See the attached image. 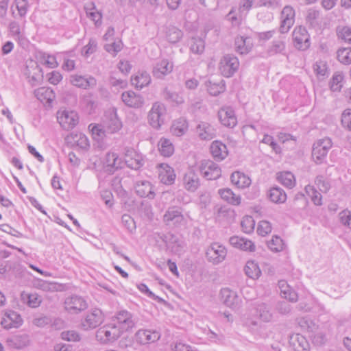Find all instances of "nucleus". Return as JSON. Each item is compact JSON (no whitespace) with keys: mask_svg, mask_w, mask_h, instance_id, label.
<instances>
[{"mask_svg":"<svg viewBox=\"0 0 351 351\" xmlns=\"http://www.w3.org/2000/svg\"><path fill=\"white\" fill-rule=\"evenodd\" d=\"M122 334L115 322L103 326L96 331L95 338L102 344H108L115 341Z\"/></svg>","mask_w":351,"mask_h":351,"instance_id":"nucleus-1","label":"nucleus"},{"mask_svg":"<svg viewBox=\"0 0 351 351\" xmlns=\"http://www.w3.org/2000/svg\"><path fill=\"white\" fill-rule=\"evenodd\" d=\"M163 221L167 226H173L176 228L184 226L187 220L182 214V210L178 206L168 208L163 215Z\"/></svg>","mask_w":351,"mask_h":351,"instance_id":"nucleus-2","label":"nucleus"},{"mask_svg":"<svg viewBox=\"0 0 351 351\" xmlns=\"http://www.w3.org/2000/svg\"><path fill=\"white\" fill-rule=\"evenodd\" d=\"M239 65L237 57L227 54L220 60L219 69L223 76L230 77L238 71Z\"/></svg>","mask_w":351,"mask_h":351,"instance_id":"nucleus-3","label":"nucleus"},{"mask_svg":"<svg viewBox=\"0 0 351 351\" xmlns=\"http://www.w3.org/2000/svg\"><path fill=\"white\" fill-rule=\"evenodd\" d=\"M331 147L332 141L329 138L317 141L313 144L312 150V157L314 161L317 164L322 163Z\"/></svg>","mask_w":351,"mask_h":351,"instance_id":"nucleus-4","label":"nucleus"},{"mask_svg":"<svg viewBox=\"0 0 351 351\" xmlns=\"http://www.w3.org/2000/svg\"><path fill=\"white\" fill-rule=\"evenodd\" d=\"M104 320L102 311L94 308L88 312L81 321V327L84 330H93L100 326Z\"/></svg>","mask_w":351,"mask_h":351,"instance_id":"nucleus-5","label":"nucleus"},{"mask_svg":"<svg viewBox=\"0 0 351 351\" xmlns=\"http://www.w3.org/2000/svg\"><path fill=\"white\" fill-rule=\"evenodd\" d=\"M64 309L70 314H79L88 308L86 300L78 295H71L66 298L64 302Z\"/></svg>","mask_w":351,"mask_h":351,"instance_id":"nucleus-6","label":"nucleus"},{"mask_svg":"<svg viewBox=\"0 0 351 351\" xmlns=\"http://www.w3.org/2000/svg\"><path fill=\"white\" fill-rule=\"evenodd\" d=\"M227 255L226 247L219 243H211L206 249V257L209 263L218 265L223 262Z\"/></svg>","mask_w":351,"mask_h":351,"instance_id":"nucleus-7","label":"nucleus"},{"mask_svg":"<svg viewBox=\"0 0 351 351\" xmlns=\"http://www.w3.org/2000/svg\"><path fill=\"white\" fill-rule=\"evenodd\" d=\"M294 46L296 49L305 51L310 47V35L303 26L295 27L292 33Z\"/></svg>","mask_w":351,"mask_h":351,"instance_id":"nucleus-8","label":"nucleus"},{"mask_svg":"<svg viewBox=\"0 0 351 351\" xmlns=\"http://www.w3.org/2000/svg\"><path fill=\"white\" fill-rule=\"evenodd\" d=\"M165 114L166 108L164 104L158 102L154 104L148 115L149 124L154 128L159 129L164 123Z\"/></svg>","mask_w":351,"mask_h":351,"instance_id":"nucleus-9","label":"nucleus"},{"mask_svg":"<svg viewBox=\"0 0 351 351\" xmlns=\"http://www.w3.org/2000/svg\"><path fill=\"white\" fill-rule=\"evenodd\" d=\"M23 323V319L21 315L12 310H6L0 321L1 326L6 330L19 328Z\"/></svg>","mask_w":351,"mask_h":351,"instance_id":"nucleus-10","label":"nucleus"},{"mask_svg":"<svg viewBox=\"0 0 351 351\" xmlns=\"http://www.w3.org/2000/svg\"><path fill=\"white\" fill-rule=\"evenodd\" d=\"M295 10L290 5L284 7L281 12V23L279 32L281 34L287 33L295 23Z\"/></svg>","mask_w":351,"mask_h":351,"instance_id":"nucleus-11","label":"nucleus"},{"mask_svg":"<svg viewBox=\"0 0 351 351\" xmlns=\"http://www.w3.org/2000/svg\"><path fill=\"white\" fill-rule=\"evenodd\" d=\"M57 119L64 130L73 129L78 123L77 114L72 110H64L58 112Z\"/></svg>","mask_w":351,"mask_h":351,"instance_id":"nucleus-12","label":"nucleus"},{"mask_svg":"<svg viewBox=\"0 0 351 351\" xmlns=\"http://www.w3.org/2000/svg\"><path fill=\"white\" fill-rule=\"evenodd\" d=\"M200 172L207 180H216L221 176V171L217 164L211 160H204L200 165Z\"/></svg>","mask_w":351,"mask_h":351,"instance_id":"nucleus-13","label":"nucleus"},{"mask_svg":"<svg viewBox=\"0 0 351 351\" xmlns=\"http://www.w3.org/2000/svg\"><path fill=\"white\" fill-rule=\"evenodd\" d=\"M195 134L203 141H210L215 138L217 130L214 125L206 122L199 121L195 127Z\"/></svg>","mask_w":351,"mask_h":351,"instance_id":"nucleus-14","label":"nucleus"},{"mask_svg":"<svg viewBox=\"0 0 351 351\" xmlns=\"http://www.w3.org/2000/svg\"><path fill=\"white\" fill-rule=\"evenodd\" d=\"M121 126V122L117 117V110L115 108L106 112L104 127L106 129L107 133H114L119 130Z\"/></svg>","mask_w":351,"mask_h":351,"instance_id":"nucleus-15","label":"nucleus"},{"mask_svg":"<svg viewBox=\"0 0 351 351\" xmlns=\"http://www.w3.org/2000/svg\"><path fill=\"white\" fill-rule=\"evenodd\" d=\"M218 117L221 123L225 127L233 128L237 124L234 110L230 106L222 107L218 112Z\"/></svg>","mask_w":351,"mask_h":351,"instance_id":"nucleus-16","label":"nucleus"},{"mask_svg":"<svg viewBox=\"0 0 351 351\" xmlns=\"http://www.w3.org/2000/svg\"><path fill=\"white\" fill-rule=\"evenodd\" d=\"M158 170V178L165 184H172L176 179L174 169L168 164L160 163L157 166Z\"/></svg>","mask_w":351,"mask_h":351,"instance_id":"nucleus-17","label":"nucleus"},{"mask_svg":"<svg viewBox=\"0 0 351 351\" xmlns=\"http://www.w3.org/2000/svg\"><path fill=\"white\" fill-rule=\"evenodd\" d=\"M160 337L161 335L158 331L149 330H139L135 335L136 341L141 344L156 342L160 339Z\"/></svg>","mask_w":351,"mask_h":351,"instance_id":"nucleus-18","label":"nucleus"},{"mask_svg":"<svg viewBox=\"0 0 351 351\" xmlns=\"http://www.w3.org/2000/svg\"><path fill=\"white\" fill-rule=\"evenodd\" d=\"M70 82L73 86L83 89L93 88L97 85L96 79L91 75H73L70 77Z\"/></svg>","mask_w":351,"mask_h":351,"instance_id":"nucleus-19","label":"nucleus"},{"mask_svg":"<svg viewBox=\"0 0 351 351\" xmlns=\"http://www.w3.org/2000/svg\"><path fill=\"white\" fill-rule=\"evenodd\" d=\"M112 322H115L119 328L121 329V332L123 333L131 327L132 315L127 311H120L112 319Z\"/></svg>","mask_w":351,"mask_h":351,"instance_id":"nucleus-20","label":"nucleus"},{"mask_svg":"<svg viewBox=\"0 0 351 351\" xmlns=\"http://www.w3.org/2000/svg\"><path fill=\"white\" fill-rule=\"evenodd\" d=\"M173 68V63L168 59L160 60L154 66L153 75L157 78H162L164 76L171 73Z\"/></svg>","mask_w":351,"mask_h":351,"instance_id":"nucleus-21","label":"nucleus"},{"mask_svg":"<svg viewBox=\"0 0 351 351\" xmlns=\"http://www.w3.org/2000/svg\"><path fill=\"white\" fill-rule=\"evenodd\" d=\"M230 243L233 247L243 251L254 252L256 249L255 245L252 241L238 236L231 237Z\"/></svg>","mask_w":351,"mask_h":351,"instance_id":"nucleus-22","label":"nucleus"},{"mask_svg":"<svg viewBox=\"0 0 351 351\" xmlns=\"http://www.w3.org/2000/svg\"><path fill=\"white\" fill-rule=\"evenodd\" d=\"M289 344L294 351H309L310 349V345L306 339L300 334L291 335Z\"/></svg>","mask_w":351,"mask_h":351,"instance_id":"nucleus-23","label":"nucleus"},{"mask_svg":"<svg viewBox=\"0 0 351 351\" xmlns=\"http://www.w3.org/2000/svg\"><path fill=\"white\" fill-rule=\"evenodd\" d=\"M183 183L187 191H195L199 186L198 175L193 170H189L184 176Z\"/></svg>","mask_w":351,"mask_h":351,"instance_id":"nucleus-24","label":"nucleus"},{"mask_svg":"<svg viewBox=\"0 0 351 351\" xmlns=\"http://www.w3.org/2000/svg\"><path fill=\"white\" fill-rule=\"evenodd\" d=\"M167 247L176 254H180L184 249V241L183 239L174 234H169L166 237Z\"/></svg>","mask_w":351,"mask_h":351,"instance_id":"nucleus-25","label":"nucleus"},{"mask_svg":"<svg viewBox=\"0 0 351 351\" xmlns=\"http://www.w3.org/2000/svg\"><path fill=\"white\" fill-rule=\"evenodd\" d=\"M221 299L223 304L230 308L236 307L239 302V299L235 291L228 288H223L220 292Z\"/></svg>","mask_w":351,"mask_h":351,"instance_id":"nucleus-26","label":"nucleus"},{"mask_svg":"<svg viewBox=\"0 0 351 351\" xmlns=\"http://www.w3.org/2000/svg\"><path fill=\"white\" fill-rule=\"evenodd\" d=\"M234 46L237 52L247 54L252 50L253 44L250 37L238 36L235 38Z\"/></svg>","mask_w":351,"mask_h":351,"instance_id":"nucleus-27","label":"nucleus"},{"mask_svg":"<svg viewBox=\"0 0 351 351\" xmlns=\"http://www.w3.org/2000/svg\"><path fill=\"white\" fill-rule=\"evenodd\" d=\"M210 152L216 160L221 161L228 156L226 145L220 141H213L210 145Z\"/></svg>","mask_w":351,"mask_h":351,"instance_id":"nucleus-28","label":"nucleus"},{"mask_svg":"<svg viewBox=\"0 0 351 351\" xmlns=\"http://www.w3.org/2000/svg\"><path fill=\"white\" fill-rule=\"evenodd\" d=\"M267 197L271 202L277 204L285 203L287 199V193L279 186L271 187L267 192Z\"/></svg>","mask_w":351,"mask_h":351,"instance_id":"nucleus-29","label":"nucleus"},{"mask_svg":"<svg viewBox=\"0 0 351 351\" xmlns=\"http://www.w3.org/2000/svg\"><path fill=\"white\" fill-rule=\"evenodd\" d=\"M34 95L42 103L51 104L55 99V93L49 87H40L35 90Z\"/></svg>","mask_w":351,"mask_h":351,"instance_id":"nucleus-30","label":"nucleus"},{"mask_svg":"<svg viewBox=\"0 0 351 351\" xmlns=\"http://www.w3.org/2000/svg\"><path fill=\"white\" fill-rule=\"evenodd\" d=\"M230 179L232 183L239 189L247 188L252 182L250 177L241 171L232 173Z\"/></svg>","mask_w":351,"mask_h":351,"instance_id":"nucleus-31","label":"nucleus"},{"mask_svg":"<svg viewBox=\"0 0 351 351\" xmlns=\"http://www.w3.org/2000/svg\"><path fill=\"white\" fill-rule=\"evenodd\" d=\"M158 150L161 156L170 157L174 153V146L170 139L162 137L158 143Z\"/></svg>","mask_w":351,"mask_h":351,"instance_id":"nucleus-32","label":"nucleus"},{"mask_svg":"<svg viewBox=\"0 0 351 351\" xmlns=\"http://www.w3.org/2000/svg\"><path fill=\"white\" fill-rule=\"evenodd\" d=\"M136 193L141 197H154V192L152 191V184L148 181L137 182L135 184Z\"/></svg>","mask_w":351,"mask_h":351,"instance_id":"nucleus-33","label":"nucleus"},{"mask_svg":"<svg viewBox=\"0 0 351 351\" xmlns=\"http://www.w3.org/2000/svg\"><path fill=\"white\" fill-rule=\"evenodd\" d=\"M165 34L167 40L172 44L178 43L183 37L182 31L173 25L167 26Z\"/></svg>","mask_w":351,"mask_h":351,"instance_id":"nucleus-34","label":"nucleus"},{"mask_svg":"<svg viewBox=\"0 0 351 351\" xmlns=\"http://www.w3.org/2000/svg\"><path fill=\"white\" fill-rule=\"evenodd\" d=\"M219 194L223 200L230 204L238 206L241 204V196L236 195L230 189H219Z\"/></svg>","mask_w":351,"mask_h":351,"instance_id":"nucleus-35","label":"nucleus"},{"mask_svg":"<svg viewBox=\"0 0 351 351\" xmlns=\"http://www.w3.org/2000/svg\"><path fill=\"white\" fill-rule=\"evenodd\" d=\"M134 80L135 81V88L137 89H141L145 86H147L151 82L150 75L145 71H138L135 75ZM134 84V83L133 82V85Z\"/></svg>","mask_w":351,"mask_h":351,"instance_id":"nucleus-36","label":"nucleus"},{"mask_svg":"<svg viewBox=\"0 0 351 351\" xmlns=\"http://www.w3.org/2000/svg\"><path fill=\"white\" fill-rule=\"evenodd\" d=\"M256 313L260 319L265 322H270L273 317L271 307L265 303H261L257 305Z\"/></svg>","mask_w":351,"mask_h":351,"instance_id":"nucleus-37","label":"nucleus"},{"mask_svg":"<svg viewBox=\"0 0 351 351\" xmlns=\"http://www.w3.org/2000/svg\"><path fill=\"white\" fill-rule=\"evenodd\" d=\"M286 49L285 41L280 38L274 40L269 46L267 53L269 56H274L278 53H284Z\"/></svg>","mask_w":351,"mask_h":351,"instance_id":"nucleus-38","label":"nucleus"},{"mask_svg":"<svg viewBox=\"0 0 351 351\" xmlns=\"http://www.w3.org/2000/svg\"><path fill=\"white\" fill-rule=\"evenodd\" d=\"M187 130L188 123L186 119L182 118L176 120L171 126V132L177 136H182Z\"/></svg>","mask_w":351,"mask_h":351,"instance_id":"nucleus-39","label":"nucleus"},{"mask_svg":"<svg viewBox=\"0 0 351 351\" xmlns=\"http://www.w3.org/2000/svg\"><path fill=\"white\" fill-rule=\"evenodd\" d=\"M308 205V200L302 193L295 195L293 202L290 205V208L295 212H299L304 209Z\"/></svg>","mask_w":351,"mask_h":351,"instance_id":"nucleus-40","label":"nucleus"},{"mask_svg":"<svg viewBox=\"0 0 351 351\" xmlns=\"http://www.w3.org/2000/svg\"><path fill=\"white\" fill-rule=\"evenodd\" d=\"M277 179L285 186L291 189L295 186V180L293 174L289 171L281 172Z\"/></svg>","mask_w":351,"mask_h":351,"instance_id":"nucleus-41","label":"nucleus"},{"mask_svg":"<svg viewBox=\"0 0 351 351\" xmlns=\"http://www.w3.org/2000/svg\"><path fill=\"white\" fill-rule=\"evenodd\" d=\"M320 12L314 8H310L306 12V22L311 27H316L319 25V19Z\"/></svg>","mask_w":351,"mask_h":351,"instance_id":"nucleus-42","label":"nucleus"},{"mask_svg":"<svg viewBox=\"0 0 351 351\" xmlns=\"http://www.w3.org/2000/svg\"><path fill=\"white\" fill-rule=\"evenodd\" d=\"M37 287L43 291L56 292L61 291L62 285L57 282L41 280L38 282Z\"/></svg>","mask_w":351,"mask_h":351,"instance_id":"nucleus-43","label":"nucleus"},{"mask_svg":"<svg viewBox=\"0 0 351 351\" xmlns=\"http://www.w3.org/2000/svg\"><path fill=\"white\" fill-rule=\"evenodd\" d=\"M23 300L31 308L38 307L42 302V298L36 293L22 294Z\"/></svg>","mask_w":351,"mask_h":351,"instance_id":"nucleus-44","label":"nucleus"},{"mask_svg":"<svg viewBox=\"0 0 351 351\" xmlns=\"http://www.w3.org/2000/svg\"><path fill=\"white\" fill-rule=\"evenodd\" d=\"M245 274L250 278L256 279L258 278L261 274V271L258 265L254 261L247 262L245 268Z\"/></svg>","mask_w":351,"mask_h":351,"instance_id":"nucleus-45","label":"nucleus"},{"mask_svg":"<svg viewBox=\"0 0 351 351\" xmlns=\"http://www.w3.org/2000/svg\"><path fill=\"white\" fill-rule=\"evenodd\" d=\"M38 58L40 62L49 68H56L58 66L56 58L45 52H38Z\"/></svg>","mask_w":351,"mask_h":351,"instance_id":"nucleus-46","label":"nucleus"},{"mask_svg":"<svg viewBox=\"0 0 351 351\" xmlns=\"http://www.w3.org/2000/svg\"><path fill=\"white\" fill-rule=\"evenodd\" d=\"M305 191L307 195L311 197L312 202L316 206H321L322 204V196L313 186L307 185L305 186Z\"/></svg>","mask_w":351,"mask_h":351,"instance_id":"nucleus-47","label":"nucleus"},{"mask_svg":"<svg viewBox=\"0 0 351 351\" xmlns=\"http://www.w3.org/2000/svg\"><path fill=\"white\" fill-rule=\"evenodd\" d=\"M205 43L200 38H193L190 44V50L195 54H202L204 51Z\"/></svg>","mask_w":351,"mask_h":351,"instance_id":"nucleus-48","label":"nucleus"},{"mask_svg":"<svg viewBox=\"0 0 351 351\" xmlns=\"http://www.w3.org/2000/svg\"><path fill=\"white\" fill-rule=\"evenodd\" d=\"M337 59L338 60L346 65H349L351 64V48L350 47H345L339 49L337 52Z\"/></svg>","mask_w":351,"mask_h":351,"instance_id":"nucleus-49","label":"nucleus"},{"mask_svg":"<svg viewBox=\"0 0 351 351\" xmlns=\"http://www.w3.org/2000/svg\"><path fill=\"white\" fill-rule=\"evenodd\" d=\"M208 87V91L210 95L213 96H217L221 93H223L225 91L226 86H225V82L223 80H221L218 83H213L211 82H209Z\"/></svg>","mask_w":351,"mask_h":351,"instance_id":"nucleus-50","label":"nucleus"},{"mask_svg":"<svg viewBox=\"0 0 351 351\" xmlns=\"http://www.w3.org/2000/svg\"><path fill=\"white\" fill-rule=\"evenodd\" d=\"M267 246L272 252H278L284 249L285 244L280 237L273 236L272 239L267 242Z\"/></svg>","mask_w":351,"mask_h":351,"instance_id":"nucleus-51","label":"nucleus"},{"mask_svg":"<svg viewBox=\"0 0 351 351\" xmlns=\"http://www.w3.org/2000/svg\"><path fill=\"white\" fill-rule=\"evenodd\" d=\"M337 34L339 39L345 43L351 44V28L348 26L339 27L337 29Z\"/></svg>","mask_w":351,"mask_h":351,"instance_id":"nucleus-52","label":"nucleus"},{"mask_svg":"<svg viewBox=\"0 0 351 351\" xmlns=\"http://www.w3.org/2000/svg\"><path fill=\"white\" fill-rule=\"evenodd\" d=\"M300 326L305 331L309 332H316L318 326L310 319L302 317L298 322Z\"/></svg>","mask_w":351,"mask_h":351,"instance_id":"nucleus-53","label":"nucleus"},{"mask_svg":"<svg viewBox=\"0 0 351 351\" xmlns=\"http://www.w3.org/2000/svg\"><path fill=\"white\" fill-rule=\"evenodd\" d=\"M242 230L250 234L253 232L255 227V221L251 216H245L241 223Z\"/></svg>","mask_w":351,"mask_h":351,"instance_id":"nucleus-54","label":"nucleus"},{"mask_svg":"<svg viewBox=\"0 0 351 351\" xmlns=\"http://www.w3.org/2000/svg\"><path fill=\"white\" fill-rule=\"evenodd\" d=\"M71 137L73 140V143L76 144L81 149H87L89 146V143L87 137L82 133L72 134Z\"/></svg>","mask_w":351,"mask_h":351,"instance_id":"nucleus-55","label":"nucleus"},{"mask_svg":"<svg viewBox=\"0 0 351 351\" xmlns=\"http://www.w3.org/2000/svg\"><path fill=\"white\" fill-rule=\"evenodd\" d=\"M315 184L322 193H326L330 188L329 180L323 176H318L315 180Z\"/></svg>","mask_w":351,"mask_h":351,"instance_id":"nucleus-56","label":"nucleus"},{"mask_svg":"<svg viewBox=\"0 0 351 351\" xmlns=\"http://www.w3.org/2000/svg\"><path fill=\"white\" fill-rule=\"evenodd\" d=\"M343 79V76L341 73L337 72L335 73L330 82V89L332 91H340L342 84L341 82Z\"/></svg>","mask_w":351,"mask_h":351,"instance_id":"nucleus-57","label":"nucleus"},{"mask_svg":"<svg viewBox=\"0 0 351 351\" xmlns=\"http://www.w3.org/2000/svg\"><path fill=\"white\" fill-rule=\"evenodd\" d=\"M327 64L324 60H318L313 65V69L318 77H324L327 75Z\"/></svg>","mask_w":351,"mask_h":351,"instance_id":"nucleus-58","label":"nucleus"},{"mask_svg":"<svg viewBox=\"0 0 351 351\" xmlns=\"http://www.w3.org/2000/svg\"><path fill=\"white\" fill-rule=\"evenodd\" d=\"M137 287L141 293H145L147 297L160 303H162L165 302V300L162 298L156 295L152 291H151L146 285L138 284L137 285Z\"/></svg>","mask_w":351,"mask_h":351,"instance_id":"nucleus-59","label":"nucleus"},{"mask_svg":"<svg viewBox=\"0 0 351 351\" xmlns=\"http://www.w3.org/2000/svg\"><path fill=\"white\" fill-rule=\"evenodd\" d=\"M271 223L267 221H261L258 225L257 232L263 237L266 236L271 231Z\"/></svg>","mask_w":351,"mask_h":351,"instance_id":"nucleus-60","label":"nucleus"},{"mask_svg":"<svg viewBox=\"0 0 351 351\" xmlns=\"http://www.w3.org/2000/svg\"><path fill=\"white\" fill-rule=\"evenodd\" d=\"M62 339L68 341H79L80 337L79 334L74 330L64 331L61 333Z\"/></svg>","mask_w":351,"mask_h":351,"instance_id":"nucleus-61","label":"nucleus"},{"mask_svg":"<svg viewBox=\"0 0 351 351\" xmlns=\"http://www.w3.org/2000/svg\"><path fill=\"white\" fill-rule=\"evenodd\" d=\"M164 97L165 99L175 102L176 104H180L184 102L183 98L182 97H180L176 93H172L168 90H165Z\"/></svg>","mask_w":351,"mask_h":351,"instance_id":"nucleus-62","label":"nucleus"},{"mask_svg":"<svg viewBox=\"0 0 351 351\" xmlns=\"http://www.w3.org/2000/svg\"><path fill=\"white\" fill-rule=\"evenodd\" d=\"M341 123L344 128L351 130V109H346L343 112Z\"/></svg>","mask_w":351,"mask_h":351,"instance_id":"nucleus-63","label":"nucleus"},{"mask_svg":"<svg viewBox=\"0 0 351 351\" xmlns=\"http://www.w3.org/2000/svg\"><path fill=\"white\" fill-rule=\"evenodd\" d=\"M341 222L346 227L351 228V213L348 210H343L339 213Z\"/></svg>","mask_w":351,"mask_h":351,"instance_id":"nucleus-64","label":"nucleus"}]
</instances>
